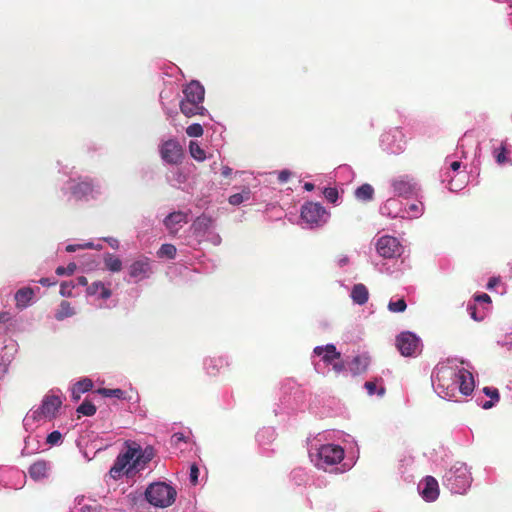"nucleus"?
Returning a JSON list of instances; mask_svg holds the SVG:
<instances>
[{"label": "nucleus", "instance_id": "obj_1", "mask_svg": "<svg viewBox=\"0 0 512 512\" xmlns=\"http://www.w3.org/2000/svg\"><path fill=\"white\" fill-rule=\"evenodd\" d=\"M433 383L442 398L455 397L458 391L463 395H470L475 386L473 376L469 371L447 364H440L436 367Z\"/></svg>", "mask_w": 512, "mask_h": 512}, {"label": "nucleus", "instance_id": "obj_2", "mask_svg": "<svg viewBox=\"0 0 512 512\" xmlns=\"http://www.w3.org/2000/svg\"><path fill=\"white\" fill-rule=\"evenodd\" d=\"M176 490L164 482L150 484L145 491L146 500L154 507L166 508L175 502Z\"/></svg>", "mask_w": 512, "mask_h": 512}, {"label": "nucleus", "instance_id": "obj_3", "mask_svg": "<svg viewBox=\"0 0 512 512\" xmlns=\"http://www.w3.org/2000/svg\"><path fill=\"white\" fill-rule=\"evenodd\" d=\"M344 459V450L339 445H322L317 453L316 466L326 470L328 466L336 465Z\"/></svg>", "mask_w": 512, "mask_h": 512}, {"label": "nucleus", "instance_id": "obj_4", "mask_svg": "<svg viewBox=\"0 0 512 512\" xmlns=\"http://www.w3.org/2000/svg\"><path fill=\"white\" fill-rule=\"evenodd\" d=\"M328 217L329 214L320 203L308 202L301 208V218L310 226H321Z\"/></svg>", "mask_w": 512, "mask_h": 512}, {"label": "nucleus", "instance_id": "obj_5", "mask_svg": "<svg viewBox=\"0 0 512 512\" xmlns=\"http://www.w3.org/2000/svg\"><path fill=\"white\" fill-rule=\"evenodd\" d=\"M381 143L390 153L400 154L405 150L407 140L403 130L396 127L381 135Z\"/></svg>", "mask_w": 512, "mask_h": 512}, {"label": "nucleus", "instance_id": "obj_6", "mask_svg": "<svg viewBox=\"0 0 512 512\" xmlns=\"http://www.w3.org/2000/svg\"><path fill=\"white\" fill-rule=\"evenodd\" d=\"M491 155L499 167H512V145L507 140L494 141Z\"/></svg>", "mask_w": 512, "mask_h": 512}, {"label": "nucleus", "instance_id": "obj_7", "mask_svg": "<svg viewBox=\"0 0 512 512\" xmlns=\"http://www.w3.org/2000/svg\"><path fill=\"white\" fill-rule=\"evenodd\" d=\"M420 345V339L412 332H401L396 337V347L401 355L405 357L413 356Z\"/></svg>", "mask_w": 512, "mask_h": 512}, {"label": "nucleus", "instance_id": "obj_8", "mask_svg": "<svg viewBox=\"0 0 512 512\" xmlns=\"http://www.w3.org/2000/svg\"><path fill=\"white\" fill-rule=\"evenodd\" d=\"M160 155L166 163L176 165L182 161L183 149L177 140L169 139L161 145Z\"/></svg>", "mask_w": 512, "mask_h": 512}, {"label": "nucleus", "instance_id": "obj_9", "mask_svg": "<svg viewBox=\"0 0 512 512\" xmlns=\"http://www.w3.org/2000/svg\"><path fill=\"white\" fill-rule=\"evenodd\" d=\"M376 249L380 256L384 258H393L400 255L401 245L397 238L392 236H383L378 239Z\"/></svg>", "mask_w": 512, "mask_h": 512}, {"label": "nucleus", "instance_id": "obj_10", "mask_svg": "<svg viewBox=\"0 0 512 512\" xmlns=\"http://www.w3.org/2000/svg\"><path fill=\"white\" fill-rule=\"evenodd\" d=\"M61 405L62 399L60 398V396L48 394L44 397L41 406L35 413L51 420L56 417Z\"/></svg>", "mask_w": 512, "mask_h": 512}, {"label": "nucleus", "instance_id": "obj_11", "mask_svg": "<svg viewBox=\"0 0 512 512\" xmlns=\"http://www.w3.org/2000/svg\"><path fill=\"white\" fill-rule=\"evenodd\" d=\"M184 97L181 101L194 102L203 105L205 89L198 81H191L183 89Z\"/></svg>", "mask_w": 512, "mask_h": 512}, {"label": "nucleus", "instance_id": "obj_12", "mask_svg": "<svg viewBox=\"0 0 512 512\" xmlns=\"http://www.w3.org/2000/svg\"><path fill=\"white\" fill-rule=\"evenodd\" d=\"M391 185L393 187V191L398 196L407 197L414 193L416 189V183L413 178L404 175L399 176L392 180Z\"/></svg>", "mask_w": 512, "mask_h": 512}, {"label": "nucleus", "instance_id": "obj_13", "mask_svg": "<svg viewBox=\"0 0 512 512\" xmlns=\"http://www.w3.org/2000/svg\"><path fill=\"white\" fill-rule=\"evenodd\" d=\"M419 489L425 501H435L439 496L438 482L432 476H426L419 484Z\"/></svg>", "mask_w": 512, "mask_h": 512}, {"label": "nucleus", "instance_id": "obj_14", "mask_svg": "<svg viewBox=\"0 0 512 512\" xmlns=\"http://www.w3.org/2000/svg\"><path fill=\"white\" fill-rule=\"evenodd\" d=\"M150 272V259L144 256L134 261L129 267V275L135 279H143L147 277Z\"/></svg>", "mask_w": 512, "mask_h": 512}, {"label": "nucleus", "instance_id": "obj_15", "mask_svg": "<svg viewBox=\"0 0 512 512\" xmlns=\"http://www.w3.org/2000/svg\"><path fill=\"white\" fill-rule=\"evenodd\" d=\"M187 222V214L182 211L172 212L164 219V225L169 230V233L173 235L178 232L182 224Z\"/></svg>", "mask_w": 512, "mask_h": 512}, {"label": "nucleus", "instance_id": "obj_16", "mask_svg": "<svg viewBox=\"0 0 512 512\" xmlns=\"http://www.w3.org/2000/svg\"><path fill=\"white\" fill-rule=\"evenodd\" d=\"M371 363L370 356L366 354L355 356L348 364V369L353 376H358L367 372Z\"/></svg>", "mask_w": 512, "mask_h": 512}, {"label": "nucleus", "instance_id": "obj_17", "mask_svg": "<svg viewBox=\"0 0 512 512\" xmlns=\"http://www.w3.org/2000/svg\"><path fill=\"white\" fill-rule=\"evenodd\" d=\"M314 354L322 357V361L326 364H332L334 360L341 358V353L337 351L335 345L327 344L325 346H317L313 350Z\"/></svg>", "mask_w": 512, "mask_h": 512}, {"label": "nucleus", "instance_id": "obj_18", "mask_svg": "<svg viewBox=\"0 0 512 512\" xmlns=\"http://www.w3.org/2000/svg\"><path fill=\"white\" fill-rule=\"evenodd\" d=\"M34 296L35 292L31 287L20 288L14 295L16 307L20 310L27 308L31 304Z\"/></svg>", "mask_w": 512, "mask_h": 512}, {"label": "nucleus", "instance_id": "obj_19", "mask_svg": "<svg viewBox=\"0 0 512 512\" xmlns=\"http://www.w3.org/2000/svg\"><path fill=\"white\" fill-rule=\"evenodd\" d=\"M94 186L91 181H81L71 187L72 195L77 199L81 200L93 193Z\"/></svg>", "mask_w": 512, "mask_h": 512}, {"label": "nucleus", "instance_id": "obj_20", "mask_svg": "<svg viewBox=\"0 0 512 512\" xmlns=\"http://www.w3.org/2000/svg\"><path fill=\"white\" fill-rule=\"evenodd\" d=\"M485 288L499 296L507 293V284L503 281L501 276H492L488 279Z\"/></svg>", "mask_w": 512, "mask_h": 512}, {"label": "nucleus", "instance_id": "obj_21", "mask_svg": "<svg viewBox=\"0 0 512 512\" xmlns=\"http://www.w3.org/2000/svg\"><path fill=\"white\" fill-rule=\"evenodd\" d=\"M482 394L489 397L490 399L487 401H482V409L488 410L497 405L500 401V393L499 390L495 387L486 386L482 388Z\"/></svg>", "mask_w": 512, "mask_h": 512}, {"label": "nucleus", "instance_id": "obj_22", "mask_svg": "<svg viewBox=\"0 0 512 512\" xmlns=\"http://www.w3.org/2000/svg\"><path fill=\"white\" fill-rule=\"evenodd\" d=\"M48 463L45 460H38L29 467V475L35 480H41L47 477Z\"/></svg>", "mask_w": 512, "mask_h": 512}, {"label": "nucleus", "instance_id": "obj_23", "mask_svg": "<svg viewBox=\"0 0 512 512\" xmlns=\"http://www.w3.org/2000/svg\"><path fill=\"white\" fill-rule=\"evenodd\" d=\"M448 189L452 192L463 189L467 183V175L464 171L457 172L454 176L447 175Z\"/></svg>", "mask_w": 512, "mask_h": 512}, {"label": "nucleus", "instance_id": "obj_24", "mask_svg": "<svg viewBox=\"0 0 512 512\" xmlns=\"http://www.w3.org/2000/svg\"><path fill=\"white\" fill-rule=\"evenodd\" d=\"M132 469H135L134 466H132V463L127 461V457L121 454L116 458L114 465L110 469V474L113 477H116L123 471L128 474Z\"/></svg>", "mask_w": 512, "mask_h": 512}, {"label": "nucleus", "instance_id": "obj_25", "mask_svg": "<svg viewBox=\"0 0 512 512\" xmlns=\"http://www.w3.org/2000/svg\"><path fill=\"white\" fill-rule=\"evenodd\" d=\"M180 110L189 118L196 115H204L206 112V109L202 104L184 101H180Z\"/></svg>", "mask_w": 512, "mask_h": 512}, {"label": "nucleus", "instance_id": "obj_26", "mask_svg": "<svg viewBox=\"0 0 512 512\" xmlns=\"http://www.w3.org/2000/svg\"><path fill=\"white\" fill-rule=\"evenodd\" d=\"M351 298L354 303L364 305L369 299V292L364 284H355L351 291Z\"/></svg>", "mask_w": 512, "mask_h": 512}, {"label": "nucleus", "instance_id": "obj_27", "mask_svg": "<svg viewBox=\"0 0 512 512\" xmlns=\"http://www.w3.org/2000/svg\"><path fill=\"white\" fill-rule=\"evenodd\" d=\"M153 456L154 453L152 448H146L144 451H141V449L139 448V453L134 462L132 463V466H134L136 470H141L149 461H151Z\"/></svg>", "mask_w": 512, "mask_h": 512}, {"label": "nucleus", "instance_id": "obj_28", "mask_svg": "<svg viewBox=\"0 0 512 512\" xmlns=\"http://www.w3.org/2000/svg\"><path fill=\"white\" fill-rule=\"evenodd\" d=\"M212 219L206 215H201L196 218V220L192 224V228L194 229V233L196 234H204L207 232L212 226Z\"/></svg>", "mask_w": 512, "mask_h": 512}, {"label": "nucleus", "instance_id": "obj_29", "mask_svg": "<svg viewBox=\"0 0 512 512\" xmlns=\"http://www.w3.org/2000/svg\"><path fill=\"white\" fill-rule=\"evenodd\" d=\"M355 197L363 202L371 201L374 197V188L368 184H362L355 190Z\"/></svg>", "mask_w": 512, "mask_h": 512}, {"label": "nucleus", "instance_id": "obj_30", "mask_svg": "<svg viewBox=\"0 0 512 512\" xmlns=\"http://www.w3.org/2000/svg\"><path fill=\"white\" fill-rule=\"evenodd\" d=\"M99 291H100V296L102 299H108L112 295L111 290L108 289L107 287H105V285L101 281L93 282L87 288V293L89 295H95Z\"/></svg>", "mask_w": 512, "mask_h": 512}, {"label": "nucleus", "instance_id": "obj_31", "mask_svg": "<svg viewBox=\"0 0 512 512\" xmlns=\"http://www.w3.org/2000/svg\"><path fill=\"white\" fill-rule=\"evenodd\" d=\"M104 264L111 272H119L122 269V261L114 254L107 253L104 256Z\"/></svg>", "mask_w": 512, "mask_h": 512}, {"label": "nucleus", "instance_id": "obj_32", "mask_svg": "<svg viewBox=\"0 0 512 512\" xmlns=\"http://www.w3.org/2000/svg\"><path fill=\"white\" fill-rule=\"evenodd\" d=\"M75 314L74 308L68 301H62L60 303L59 309L55 313V318L58 321H62L65 318L71 317Z\"/></svg>", "mask_w": 512, "mask_h": 512}, {"label": "nucleus", "instance_id": "obj_33", "mask_svg": "<svg viewBox=\"0 0 512 512\" xmlns=\"http://www.w3.org/2000/svg\"><path fill=\"white\" fill-rule=\"evenodd\" d=\"M251 196V191L249 188H245L240 193H235L231 195L228 199L231 205H240L241 203L248 201Z\"/></svg>", "mask_w": 512, "mask_h": 512}, {"label": "nucleus", "instance_id": "obj_34", "mask_svg": "<svg viewBox=\"0 0 512 512\" xmlns=\"http://www.w3.org/2000/svg\"><path fill=\"white\" fill-rule=\"evenodd\" d=\"M379 381H382V379L381 378H375L372 381L365 382L364 387L367 390L368 395L372 396L375 393H377L379 396H384V394L386 392V389L384 387H382V386L377 389V383Z\"/></svg>", "mask_w": 512, "mask_h": 512}, {"label": "nucleus", "instance_id": "obj_35", "mask_svg": "<svg viewBox=\"0 0 512 512\" xmlns=\"http://www.w3.org/2000/svg\"><path fill=\"white\" fill-rule=\"evenodd\" d=\"M176 253H177L176 247L173 244L166 243L160 247L157 254L159 257H166L168 259H174L176 256Z\"/></svg>", "mask_w": 512, "mask_h": 512}, {"label": "nucleus", "instance_id": "obj_36", "mask_svg": "<svg viewBox=\"0 0 512 512\" xmlns=\"http://www.w3.org/2000/svg\"><path fill=\"white\" fill-rule=\"evenodd\" d=\"M96 410V406L91 401L85 400L78 406L76 411L84 416H93Z\"/></svg>", "mask_w": 512, "mask_h": 512}, {"label": "nucleus", "instance_id": "obj_37", "mask_svg": "<svg viewBox=\"0 0 512 512\" xmlns=\"http://www.w3.org/2000/svg\"><path fill=\"white\" fill-rule=\"evenodd\" d=\"M97 393L102 395L103 397H115L118 399H123L125 392L122 389H109V388H99Z\"/></svg>", "mask_w": 512, "mask_h": 512}, {"label": "nucleus", "instance_id": "obj_38", "mask_svg": "<svg viewBox=\"0 0 512 512\" xmlns=\"http://www.w3.org/2000/svg\"><path fill=\"white\" fill-rule=\"evenodd\" d=\"M189 151L191 156L197 161H203L206 158L205 151L196 142H190Z\"/></svg>", "mask_w": 512, "mask_h": 512}, {"label": "nucleus", "instance_id": "obj_39", "mask_svg": "<svg viewBox=\"0 0 512 512\" xmlns=\"http://www.w3.org/2000/svg\"><path fill=\"white\" fill-rule=\"evenodd\" d=\"M424 211V206L422 204V202H419V203H411L408 205V207L406 208V212L407 214L412 217V218H417L419 217L420 215H422Z\"/></svg>", "mask_w": 512, "mask_h": 512}, {"label": "nucleus", "instance_id": "obj_40", "mask_svg": "<svg viewBox=\"0 0 512 512\" xmlns=\"http://www.w3.org/2000/svg\"><path fill=\"white\" fill-rule=\"evenodd\" d=\"M407 308V304L403 298L397 301H390L388 303V310L393 313L404 312Z\"/></svg>", "mask_w": 512, "mask_h": 512}, {"label": "nucleus", "instance_id": "obj_41", "mask_svg": "<svg viewBox=\"0 0 512 512\" xmlns=\"http://www.w3.org/2000/svg\"><path fill=\"white\" fill-rule=\"evenodd\" d=\"M74 387L76 388V392H82V393H85L89 390L92 389L93 387V382L88 379V378H85V379H82L80 381H78Z\"/></svg>", "mask_w": 512, "mask_h": 512}, {"label": "nucleus", "instance_id": "obj_42", "mask_svg": "<svg viewBox=\"0 0 512 512\" xmlns=\"http://www.w3.org/2000/svg\"><path fill=\"white\" fill-rule=\"evenodd\" d=\"M203 132V127L198 123L191 124L186 128L189 137H201Z\"/></svg>", "mask_w": 512, "mask_h": 512}, {"label": "nucleus", "instance_id": "obj_43", "mask_svg": "<svg viewBox=\"0 0 512 512\" xmlns=\"http://www.w3.org/2000/svg\"><path fill=\"white\" fill-rule=\"evenodd\" d=\"M76 268H77L76 264L71 262L67 265V267H62V266L57 267L55 272L59 276H63V275L70 276L75 272Z\"/></svg>", "mask_w": 512, "mask_h": 512}, {"label": "nucleus", "instance_id": "obj_44", "mask_svg": "<svg viewBox=\"0 0 512 512\" xmlns=\"http://www.w3.org/2000/svg\"><path fill=\"white\" fill-rule=\"evenodd\" d=\"M139 453V446H137L135 443L133 445H128L127 451L123 454V456L127 457V461H130L131 463L134 462L137 455Z\"/></svg>", "mask_w": 512, "mask_h": 512}, {"label": "nucleus", "instance_id": "obj_45", "mask_svg": "<svg viewBox=\"0 0 512 512\" xmlns=\"http://www.w3.org/2000/svg\"><path fill=\"white\" fill-rule=\"evenodd\" d=\"M323 194L325 198L331 203H335L339 196L338 190L334 187L325 188Z\"/></svg>", "mask_w": 512, "mask_h": 512}, {"label": "nucleus", "instance_id": "obj_46", "mask_svg": "<svg viewBox=\"0 0 512 512\" xmlns=\"http://www.w3.org/2000/svg\"><path fill=\"white\" fill-rule=\"evenodd\" d=\"M62 439V434L59 431H53L51 432L47 438L46 443L53 446L57 445Z\"/></svg>", "mask_w": 512, "mask_h": 512}, {"label": "nucleus", "instance_id": "obj_47", "mask_svg": "<svg viewBox=\"0 0 512 512\" xmlns=\"http://www.w3.org/2000/svg\"><path fill=\"white\" fill-rule=\"evenodd\" d=\"M72 288H74L72 282H62L60 286V294L62 296L70 297Z\"/></svg>", "mask_w": 512, "mask_h": 512}, {"label": "nucleus", "instance_id": "obj_48", "mask_svg": "<svg viewBox=\"0 0 512 512\" xmlns=\"http://www.w3.org/2000/svg\"><path fill=\"white\" fill-rule=\"evenodd\" d=\"M199 476V468L196 464L190 466V482L193 485H197Z\"/></svg>", "mask_w": 512, "mask_h": 512}, {"label": "nucleus", "instance_id": "obj_49", "mask_svg": "<svg viewBox=\"0 0 512 512\" xmlns=\"http://www.w3.org/2000/svg\"><path fill=\"white\" fill-rule=\"evenodd\" d=\"M492 304L491 305H482V321H484L487 317L492 314Z\"/></svg>", "mask_w": 512, "mask_h": 512}, {"label": "nucleus", "instance_id": "obj_50", "mask_svg": "<svg viewBox=\"0 0 512 512\" xmlns=\"http://www.w3.org/2000/svg\"><path fill=\"white\" fill-rule=\"evenodd\" d=\"M290 176H291V172H290V171H288V170H283V171H281V172L279 173V175H278V180H279L280 182H282V183H283V182L288 181V179L290 178Z\"/></svg>", "mask_w": 512, "mask_h": 512}, {"label": "nucleus", "instance_id": "obj_51", "mask_svg": "<svg viewBox=\"0 0 512 512\" xmlns=\"http://www.w3.org/2000/svg\"><path fill=\"white\" fill-rule=\"evenodd\" d=\"M413 461V457L411 455H406V453L402 454V457L400 458L401 467L406 465H410Z\"/></svg>", "mask_w": 512, "mask_h": 512}, {"label": "nucleus", "instance_id": "obj_52", "mask_svg": "<svg viewBox=\"0 0 512 512\" xmlns=\"http://www.w3.org/2000/svg\"><path fill=\"white\" fill-rule=\"evenodd\" d=\"M104 240L110 245L111 248H113V249L119 248V241L116 238L109 237V238H105Z\"/></svg>", "mask_w": 512, "mask_h": 512}, {"label": "nucleus", "instance_id": "obj_53", "mask_svg": "<svg viewBox=\"0 0 512 512\" xmlns=\"http://www.w3.org/2000/svg\"><path fill=\"white\" fill-rule=\"evenodd\" d=\"M39 283L44 287H50L56 284V281H52L50 278L43 277L39 280Z\"/></svg>", "mask_w": 512, "mask_h": 512}, {"label": "nucleus", "instance_id": "obj_54", "mask_svg": "<svg viewBox=\"0 0 512 512\" xmlns=\"http://www.w3.org/2000/svg\"><path fill=\"white\" fill-rule=\"evenodd\" d=\"M333 370L339 374L345 370V364L344 362H336L333 363Z\"/></svg>", "mask_w": 512, "mask_h": 512}, {"label": "nucleus", "instance_id": "obj_55", "mask_svg": "<svg viewBox=\"0 0 512 512\" xmlns=\"http://www.w3.org/2000/svg\"><path fill=\"white\" fill-rule=\"evenodd\" d=\"M100 506H90V505H84L82 506L81 510L82 512H99Z\"/></svg>", "mask_w": 512, "mask_h": 512}, {"label": "nucleus", "instance_id": "obj_56", "mask_svg": "<svg viewBox=\"0 0 512 512\" xmlns=\"http://www.w3.org/2000/svg\"><path fill=\"white\" fill-rule=\"evenodd\" d=\"M468 311L470 313L471 318L474 319L475 321H477L478 318H477V307H476V305L468 306Z\"/></svg>", "mask_w": 512, "mask_h": 512}, {"label": "nucleus", "instance_id": "obj_57", "mask_svg": "<svg viewBox=\"0 0 512 512\" xmlns=\"http://www.w3.org/2000/svg\"><path fill=\"white\" fill-rule=\"evenodd\" d=\"M492 298L489 294L482 292V305H491Z\"/></svg>", "mask_w": 512, "mask_h": 512}, {"label": "nucleus", "instance_id": "obj_58", "mask_svg": "<svg viewBox=\"0 0 512 512\" xmlns=\"http://www.w3.org/2000/svg\"><path fill=\"white\" fill-rule=\"evenodd\" d=\"M508 349L512 350V332L506 335L503 343Z\"/></svg>", "mask_w": 512, "mask_h": 512}, {"label": "nucleus", "instance_id": "obj_59", "mask_svg": "<svg viewBox=\"0 0 512 512\" xmlns=\"http://www.w3.org/2000/svg\"><path fill=\"white\" fill-rule=\"evenodd\" d=\"M461 166V163L459 161H454L450 164V170H452L453 173L459 172V168Z\"/></svg>", "mask_w": 512, "mask_h": 512}, {"label": "nucleus", "instance_id": "obj_60", "mask_svg": "<svg viewBox=\"0 0 512 512\" xmlns=\"http://www.w3.org/2000/svg\"><path fill=\"white\" fill-rule=\"evenodd\" d=\"M77 284L80 285V286H87L88 285V280L85 276H79L77 278Z\"/></svg>", "mask_w": 512, "mask_h": 512}, {"label": "nucleus", "instance_id": "obj_61", "mask_svg": "<svg viewBox=\"0 0 512 512\" xmlns=\"http://www.w3.org/2000/svg\"><path fill=\"white\" fill-rule=\"evenodd\" d=\"M81 249V245L78 244H70L66 247L67 252H75L76 250Z\"/></svg>", "mask_w": 512, "mask_h": 512}, {"label": "nucleus", "instance_id": "obj_62", "mask_svg": "<svg viewBox=\"0 0 512 512\" xmlns=\"http://www.w3.org/2000/svg\"><path fill=\"white\" fill-rule=\"evenodd\" d=\"M81 394H83L82 392H76V388L73 386L72 388V393H71V396H72V399L75 400V401H78L81 397Z\"/></svg>", "mask_w": 512, "mask_h": 512}, {"label": "nucleus", "instance_id": "obj_63", "mask_svg": "<svg viewBox=\"0 0 512 512\" xmlns=\"http://www.w3.org/2000/svg\"><path fill=\"white\" fill-rule=\"evenodd\" d=\"M231 173H232V169H231L230 167H228V166L223 167V169H222V175H223L224 177H228V176H230V175H231Z\"/></svg>", "mask_w": 512, "mask_h": 512}, {"label": "nucleus", "instance_id": "obj_64", "mask_svg": "<svg viewBox=\"0 0 512 512\" xmlns=\"http://www.w3.org/2000/svg\"><path fill=\"white\" fill-rule=\"evenodd\" d=\"M304 189L306 191H312L314 189V184L313 183H310V182H306L304 184Z\"/></svg>", "mask_w": 512, "mask_h": 512}]
</instances>
